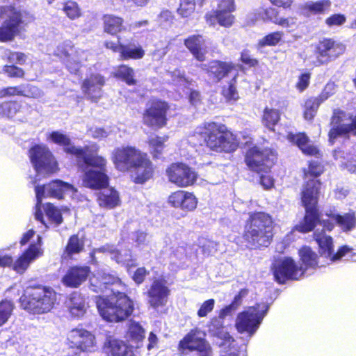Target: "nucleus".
Wrapping results in <instances>:
<instances>
[{
    "label": "nucleus",
    "instance_id": "4",
    "mask_svg": "<svg viewBox=\"0 0 356 356\" xmlns=\"http://www.w3.org/2000/svg\"><path fill=\"white\" fill-rule=\"evenodd\" d=\"M300 260L304 266H298L290 257H284L277 261L273 266V275L280 284L288 280H298L307 268H314L317 265V254L307 246L299 250Z\"/></svg>",
    "mask_w": 356,
    "mask_h": 356
},
{
    "label": "nucleus",
    "instance_id": "37",
    "mask_svg": "<svg viewBox=\"0 0 356 356\" xmlns=\"http://www.w3.org/2000/svg\"><path fill=\"white\" fill-rule=\"evenodd\" d=\"M123 23L122 17L113 15H105L103 17L104 31L112 35H116L125 29Z\"/></svg>",
    "mask_w": 356,
    "mask_h": 356
},
{
    "label": "nucleus",
    "instance_id": "17",
    "mask_svg": "<svg viewBox=\"0 0 356 356\" xmlns=\"http://www.w3.org/2000/svg\"><path fill=\"white\" fill-rule=\"evenodd\" d=\"M144 153L131 146L115 148L112 153V160L115 168L126 172L131 170Z\"/></svg>",
    "mask_w": 356,
    "mask_h": 356
},
{
    "label": "nucleus",
    "instance_id": "51",
    "mask_svg": "<svg viewBox=\"0 0 356 356\" xmlns=\"http://www.w3.org/2000/svg\"><path fill=\"white\" fill-rule=\"evenodd\" d=\"M283 36V33L276 31L268 34L258 42L259 47H264L265 46H275L279 43Z\"/></svg>",
    "mask_w": 356,
    "mask_h": 356
},
{
    "label": "nucleus",
    "instance_id": "39",
    "mask_svg": "<svg viewBox=\"0 0 356 356\" xmlns=\"http://www.w3.org/2000/svg\"><path fill=\"white\" fill-rule=\"evenodd\" d=\"M231 68V65L228 63L214 60L209 65V76L216 79V81H219L229 73Z\"/></svg>",
    "mask_w": 356,
    "mask_h": 356
},
{
    "label": "nucleus",
    "instance_id": "19",
    "mask_svg": "<svg viewBox=\"0 0 356 356\" xmlns=\"http://www.w3.org/2000/svg\"><path fill=\"white\" fill-rule=\"evenodd\" d=\"M331 124L332 127L329 132V140L332 143L341 135L348 133L356 134V117L348 118L346 113L341 110H334Z\"/></svg>",
    "mask_w": 356,
    "mask_h": 356
},
{
    "label": "nucleus",
    "instance_id": "8",
    "mask_svg": "<svg viewBox=\"0 0 356 356\" xmlns=\"http://www.w3.org/2000/svg\"><path fill=\"white\" fill-rule=\"evenodd\" d=\"M248 292L246 290H241L238 294H237L232 303L224 308L221 309L216 316L212 317L207 324L209 333L220 339L224 341V343L220 344V346L228 344L229 346L232 342H234V339L229 335L224 326V319L226 316H232L233 313L238 308L242 303V299L247 295Z\"/></svg>",
    "mask_w": 356,
    "mask_h": 356
},
{
    "label": "nucleus",
    "instance_id": "57",
    "mask_svg": "<svg viewBox=\"0 0 356 356\" xmlns=\"http://www.w3.org/2000/svg\"><path fill=\"white\" fill-rule=\"evenodd\" d=\"M259 15L264 21H270L274 24H277L280 18L277 10L272 8L261 10Z\"/></svg>",
    "mask_w": 356,
    "mask_h": 356
},
{
    "label": "nucleus",
    "instance_id": "64",
    "mask_svg": "<svg viewBox=\"0 0 356 356\" xmlns=\"http://www.w3.org/2000/svg\"><path fill=\"white\" fill-rule=\"evenodd\" d=\"M216 10H235L234 0H216Z\"/></svg>",
    "mask_w": 356,
    "mask_h": 356
},
{
    "label": "nucleus",
    "instance_id": "59",
    "mask_svg": "<svg viewBox=\"0 0 356 356\" xmlns=\"http://www.w3.org/2000/svg\"><path fill=\"white\" fill-rule=\"evenodd\" d=\"M214 305L215 300L213 299L204 301L197 311V316L200 318L207 316L213 309Z\"/></svg>",
    "mask_w": 356,
    "mask_h": 356
},
{
    "label": "nucleus",
    "instance_id": "5",
    "mask_svg": "<svg viewBox=\"0 0 356 356\" xmlns=\"http://www.w3.org/2000/svg\"><path fill=\"white\" fill-rule=\"evenodd\" d=\"M96 305L100 316L109 322H120L127 318L134 311L133 301L123 292L114 291L106 298L97 297Z\"/></svg>",
    "mask_w": 356,
    "mask_h": 356
},
{
    "label": "nucleus",
    "instance_id": "14",
    "mask_svg": "<svg viewBox=\"0 0 356 356\" xmlns=\"http://www.w3.org/2000/svg\"><path fill=\"white\" fill-rule=\"evenodd\" d=\"M30 157L35 170L39 174H51L57 170V163L45 146L36 145L31 148Z\"/></svg>",
    "mask_w": 356,
    "mask_h": 356
},
{
    "label": "nucleus",
    "instance_id": "9",
    "mask_svg": "<svg viewBox=\"0 0 356 356\" xmlns=\"http://www.w3.org/2000/svg\"><path fill=\"white\" fill-rule=\"evenodd\" d=\"M35 191L37 199L35 218L37 220L42 223H44V220L41 207L43 197L61 199L63 197L64 195H69L74 197L77 193V190L72 185L59 179L52 181L48 184L36 186Z\"/></svg>",
    "mask_w": 356,
    "mask_h": 356
},
{
    "label": "nucleus",
    "instance_id": "23",
    "mask_svg": "<svg viewBox=\"0 0 356 356\" xmlns=\"http://www.w3.org/2000/svg\"><path fill=\"white\" fill-rule=\"evenodd\" d=\"M168 203L177 209L193 211L197 207V199L192 193L179 190L169 195Z\"/></svg>",
    "mask_w": 356,
    "mask_h": 356
},
{
    "label": "nucleus",
    "instance_id": "30",
    "mask_svg": "<svg viewBox=\"0 0 356 356\" xmlns=\"http://www.w3.org/2000/svg\"><path fill=\"white\" fill-rule=\"evenodd\" d=\"M204 334L199 329L192 330L179 343V350L182 353L186 350H194L208 343L204 339Z\"/></svg>",
    "mask_w": 356,
    "mask_h": 356
},
{
    "label": "nucleus",
    "instance_id": "26",
    "mask_svg": "<svg viewBox=\"0 0 356 356\" xmlns=\"http://www.w3.org/2000/svg\"><path fill=\"white\" fill-rule=\"evenodd\" d=\"M104 79L100 74H92L83 82L81 89L88 99L96 102L102 95Z\"/></svg>",
    "mask_w": 356,
    "mask_h": 356
},
{
    "label": "nucleus",
    "instance_id": "33",
    "mask_svg": "<svg viewBox=\"0 0 356 356\" xmlns=\"http://www.w3.org/2000/svg\"><path fill=\"white\" fill-rule=\"evenodd\" d=\"M327 216L334 220L336 224L344 232H350L356 227V216L354 211L343 214L330 213H327Z\"/></svg>",
    "mask_w": 356,
    "mask_h": 356
},
{
    "label": "nucleus",
    "instance_id": "20",
    "mask_svg": "<svg viewBox=\"0 0 356 356\" xmlns=\"http://www.w3.org/2000/svg\"><path fill=\"white\" fill-rule=\"evenodd\" d=\"M90 288L96 293H105L102 298H106V295L112 294V289L115 292L119 291L118 288H122L123 286L120 280L103 270H99L94 275L90 280Z\"/></svg>",
    "mask_w": 356,
    "mask_h": 356
},
{
    "label": "nucleus",
    "instance_id": "13",
    "mask_svg": "<svg viewBox=\"0 0 356 356\" xmlns=\"http://www.w3.org/2000/svg\"><path fill=\"white\" fill-rule=\"evenodd\" d=\"M169 106L165 102L154 99L151 101L144 111L143 122L147 127L159 129L166 124V113Z\"/></svg>",
    "mask_w": 356,
    "mask_h": 356
},
{
    "label": "nucleus",
    "instance_id": "35",
    "mask_svg": "<svg viewBox=\"0 0 356 356\" xmlns=\"http://www.w3.org/2000/svg\"><path fill=\"white\" fill-rule=\"evenodd\" d=\"M234 11L216 10L213 13H207L206 21L209 25H215L217 22L222 26H230L234 21Z\"/></svg>",
    "mask_w": 356,
    "mask_h": 356
},
{
    "label": "nucleus",
    "instance_id": "49",
    "mask_svg": "<svg viewBox=\"0 0 356 356\" xmlns=\"http://www.w3.org/2000/svg\"><path fill=\"white\" fill-rule=\"evenodd\" d=\"M180 6L179 8L177 10L178 13L183 17H188L191 16L195 8V5H198L200 6V4L197 3V0H180Z\"/></svg>",
    "mask_w": 356,
    "mask_h": 356
},
{
    "label": "nucleus",
    "instance_id": "47",
    "mask_svg": "<svg viewBox=\"0 0 356 356\" xmlns=\"http://www.w3.org/2000/svg\"><path fill=\"white\" fill-rule=\"evenodd\" d=\"M63 11L72 20L78 19L81 15V11L79 5L72 1H68L63 3Z\"/></svg>",
    "mask_w": 356,
    "mask_h": 356
},
{
    "label": "nucleus",
    "instance_id": "2",
    "mask_svg": "<svg viewBox=\"0 0 356 356\" xmlns=\"http://www.w3.org/2000/svg\"><path fill=\"white\" fill-rule=\"evenodd\" d=\"M193 145H205L216 152H230L238 147L236 136L222 124L206 122L197 127L189 137Z\"/></svg>",
    "mask_w": 356,
    "mask_h": 356
},
{
    "label": "nucleus",
    "instance_id": "53",
    "mask_svg": "<svg viewBox=\"0 0 356 356\" xmlns=\"http://www.w3.org/2000/svg\"><path fill=\"white\" fill-rule=\"evenodd\" d=\"M172 83L178 86L188 87L192 84V80L186 77L184 72L177 69L170 72Z\"/></svg>",
    "mask_w": 356,
    "mask_h": 356
},
{
    "label": "nucleus",
    "instance_id": "15",
    "mask_svg": "<svg viewBox=\"0 0 356 356\" xmlns=\"http://www.w3.org/2000/svg\"><path fill=\"white\" fill-rule=\"evenodd\" d=\"M165 172L169 181L178 187L192 186L197 178V172L182 163H172Z\"/></svg>",
    "mask_w": 356,
    "mask_h": 356
},
{
    "label": "nucleus",
    "instance_id": "44",
    "mask_svg": "<svg viewBox=\"0 0 356 356\" xmlns=\"http://www.w3.org/2000/svg\"><path fill=\"white\" fill-rule=\"evenodd\" d=\"M83 241L79 238L77 235H73L70 238L68 241L65 248V252L68 255L78 254L83 250Z\"/></svg>",
    "mask_w": 356,
    "mask_h": 356
},
{
    "label": "nucleus",
    "instance_id": "21",
    "mask_svg": "<svg viewBox=\"0 0 356 356\" xmlns=\"http://www.w3.org/2000/svg\"><path fill=\"white\" fill-rule=\"evenodd\" d=\"M170 293L166 281L161 278L156 279L147 292L148 303L154 309L163 307L167 304Z\"/></svg>",
    "mask_w": 356,
    "mask_h": 356
},
{
    "label": "nucleus",
    "instance_id": "62",
    "mask_svg": "<svg viewBox=\"0 0 356 356\" xmlns=\"http://www.w3.org/2000/svg\"><path fill=\"white\" fill-rule=\"evenodd\" d=\"M88 135L96 139H103L109 135V131L101 127H92L88 131Z\"/></svg>",
    "mask_w": 356,
    "mask_h": 356
},
{
    "label": "nucleus",
    "instance_id": "42",
    "mask_svg": "<svg viewBox=\"0 0 356 356\" xmlns=\"http://www.w3.org/2000/svg\"><path fill=\"white\" fill-rule=\"evenodd\" d=\"M236 76L222 87V95L228 102L234 103L239 99V95L236 90Z\"/></svg>",
    "mask_w": 356,
    "mask_h": 356
},
{
    "label": "nucleus",
    "instance_id": "18",
    "mask_svg": "<svg viewBox=\"0 0 356 356\" xmlns=\"http://www.w3.org/2000/svg\"><path fill=\"white\" fill-rule=\"evenodd\" d=\"M105 46L107 49L119 53L122 60H139L143 58L145 54L143 47L136 42L133 38L129 42L125 43L122 41L120 37H118L117 43L108 41L106 42Z\"/></svg>",
    "mask_w": 356,
    "mask_h": 356
},
{
    "label": "nucleus",
    "instance_id": "22",
    "mask_svg": "<svg viewBox=\"0 0 356 356\" xmlns=\"http://www.w3.org/2000/svg\"><path fill=\"white\" fill-rule=\"evenodd\" d=\"M30 241L28 248L24 251V270L43 254L42 238L32 229L24 234V245Z\"/></svg>",
    "mask_w": 356,
    "mask_h": 356
},
{
    "label": "nucleus",
    "instance_id": "41",
    "mask_svg": "<svg viewBox=\"0 0 356 356\" xmlns=\"http://www.w3.org/2000/svg\"><path fill=\"white\" fill-rule=\"evenodd\" d=\"M168 136H152L149 138V145L152 154L154 158H159L165 147L164 143L168 140Z\"/></svg>",
    "mask_w": 356,
    "mask_h": 356
},
{
    "label": "nucleus",
    "instance_id": "3",
    "mask_svg": "<svg viewBox=\"0 0 356 356\" xmlns=\"http://www.w3.org/2000/svg\"><path fill=\"white\" fill-rule=\"evenodd\" d=\"M98 149L97 145L92 143L88 151L76 159L79 168L84 172L83 184L92 189L104 188L108 183L106 174V160L97 154Z\"/></svg>",
    "mask_w": 356,
    "mask_h": 356
},
{
    "label": "nucleus",
    "instance_id": "48",
    "mask_svg": "<svg viewBox=\"0 0 356 356\" xmlns=\"http://www.w3.org/2000/svg\"><path fill=\"white\" fill-rule=\"evenodd\" d=\"M129 336L135 342H139L145 337V330L136 321H131L129 325Z\"/></svg>",
    "mask_w": 356,
    "mask_h": 356
},
{
    "label": "nucleus",
    "instance_id": "6",
    "mask_svg": "<svg viewBox=\"0 0 356 356\" xmlns=\"http://www.w3.org/2000/svg\"><path fill=\"white\" fill-rule=\"evenodd\" d=\"M271 217L263 212L253 213L245 226L244 239L252 248L268 247L273 237Z\"/></svg>",
    "mask_w": 356,
    "mask_h": 356
},
{
    "label": "nucleus",
    "instance_id": "46",
    "mask_svg": "<svg viewBox=\"0 0 356 356\" xmlns=\"http://www.w3.org/2000/svg\"><path fill=\"white\" fill-rule=\"evenodd\" d=\"M331 6L330 0H321L316 2L310 1L305 4V9L314 14H321L328 10Z\"/></svg>",
    "mask_w": 356,
    "mask_h": 356
},
{
    "label": "nucleus",
    "instance_id": "7",
    "mask_svg": "<svg viewBox=\"0 0 356 356\" xmlns=\"http://www.w3.org/2000/svg\"><path fill=\"white\" fill-rule=\"evenodd\" d=\"M24 309L30 313L42 314L50 312L56 300V291L49 286L37 285L24 290Z\"/></svg>",
    "mask_w": 356,
    "mask_h": 356
},
{
    "label": "nucleus",
    "instance_id": "27",
    "mask_svg": "<svg viewBox=\"0 0 356 356\" xmlns=\"http://www.w3.org/2000/svg\"><path fill=\"white\" fill-rule=\"evenodd\" d=\"M120 248H115L113 245H105L98 249L94 250L90 253L91 260L93 263L96 262L95 254L97 253H108L111 255L112 259L115 260L118 264H128L131 261V254L129 250H123L122 245H119Z\"/></svg>",
    "mask_w": 356,
    "mask_h": 356
},
{
    "label": "nucleus",
    "instance_id": "43",
    "mask_svg": "<svg viewBox=\"0 0 356 356\" xmlns=\"http://www.w3.org/2000/svg\"><path fill=\"white\" fill-rule=\"evenodd\" d=\"M280 119V113L278 110L275 108H266L264 111L262 122L263 124L269 129L273 130L275 124Z\"/></svg>",
    "mask_w": 356,
    "mask_h": 356
},
{
    "label": "nucleus",
    "instance_id": "34",
    "mask_svg": "<svg viewBox=\"0 0 356 356\" xmlns=\"http://www.w3.org/2000/svg\"><path fill=\"white\" fill-rule=\"evenodd\" d=\"M287 138L290 142L296 144L305 154L311 156L318 154V149L316 147L308 143V138L305 134H289Z\"/></svg>",
    "mask_w": 356,
    "mask_h": 356
},
{
    "label": "nucleus",
    "instance_id": "60",
    "mask_svg": "<svg viewBox=\"0 0 356 356\" xmlns=\"http://www.w3.org/2000/svg\"><path fill=\"white\" fill-rule=\"evenodd\" d=\"M186 247L184 244L181 245H178L176 248H174L171 254V259L172 261H175L176 260L181 261L185 257H186Z\"/></svg>",
    "mask_w": 356,
    "mask_h": 356
},
{
    "label": "nucleus",
    "instance_id": "38",
    "mask_svg": "<svg viewBox=\"0 0 356 356\" xmlns=\"http://www.w3.org/2000/svg\"><path fill=\"white\" fill-rule=\"evenodd\" d=\"M21 19L18 17H11L10 19L6 22L0 27V41L6 42L11 40L17 31Z\"/></svg>",
    "mask_w": 356,
    "mask_h": 356
},
{
    "label": "nucleus",
    "instance_id": "24",
    "mask_svg": "<svg viewBox=\"0 0 356 356\" xmlns=\"http://www.w3.org/2000/svg\"><path fill=\"white\" fill-rule=\"evenodd\" d=\"M130 170L134 182L137 184L145 183L152 177L154 172L152 163L145 153L142 155L141 158L138 159Z\"/></svg>",
    "mask_w": 356,
    "mask_h": 356
},
{
    "label": "nucleus",
    "instance_id": "11",
    "mask_svg": "<svg viewBox=\"0 0 356 356\" xmlns=\"http://www.w3.org/2000/svg\"><path fill=\"white\" fill-rule=\"evenodd\" d=\"M66 343L76 352H92L96 347V339L90 331L83 327L72 329L67 334Z\"/></svg>",
    "mask_w": 356,
    "mask_h": 356
},
{
    "label": "nucleus",
    "instance_id": "54",
    "mask_svg": "<svg viewBox=\"0 0 356 356\" xmlns=\"http://www.w3.org/2000/svg\"><path fill=\"white\" fill-rule=\"evenodd\" d=\"M13 309V305L10 301L2 300L0 302V326L8 321Z\"/></svg>",
    "mask_w": 356,
    "mask_h": 356
},
{
    "label": "nucleus",
    "instance_id": "61",
    "mask_svg": "<svg viewBox=\"0 0 356 356\" xmlns=\"http://www.w3.org/2000/svg\"><path fill=\"white\" fill-rule=\"evenodd\" d=\"M311 74L309 72L302 73L298 77L296 87L300 91H304L309 85Z\"/></svg>",
    "mask_w": 356,
    "mask_h": 356
},
{
    "label": "nucleus",
    "instance_id": "45",
    "mask_svg": "<svg viewBox=\"0 0 356 356\" xmlns=\"http://www.w3.org/2000/svg\"><path fill=\"white\" fill-rule=\"evenodd\" d=\"M321 104V102L316 97L308 99L305 104V118L308 120H312Z\"/></svg>",
    "mask_w": 356,
    "mask_h": 356
},
{
    "label": "nucleus",
    "instance_id": "25",
    "mask_svg": "<svg viewBox=\"0 0 356 356\" xmlns=\"http://www.w3.org/2000/svg\"><path fill=\"white\" fill-rule=\"evenodd\" d=\"M48 139L51 140L54 143L63 147L64 151L67 154L74 155L76 159L90 147V145H86L83 147H76L72 145L70 137L59 131H52L49 134Z\"/></svg>",
    "mask_w": 356,
    "mask_h": 356
},
{
    "label": "nucleus",
    "instance_id": "31",
    "mask_svg": "<svg viewBox=\"0 0 356 356\" xmlns=\"http://www.w3.org/2000/svg\"><path fill=\"white\" fill-rule=\"evenodd\" d=\"M184 44L197 60L199 61L204 60L207 47L206 39L202 35L189 36L185 39Z\"/></svg>",
    "mask_w": 356,
    "mask_h": 356
},
{
    "label": "nucleus",
    "instance_id": "55",
    "mask_svg": "<svg viewBox=\"0 0 356 356\" xmlns=\"http://www.w3.org/2000/svg\"><path fill=\"white\" fill-rule=\"evenodd\" d=\"M336 92V85L333 82L327 83L321 93L316 98L321 104Z\"/></svg>",
    "mask_w": 356,
    "mask_h": 356
},
{
    "label": "nucleus",
    "instance_id": "16",
    "mask_svg": "<svg viewBox=\"0 0 356 356\" xmlns=\"http://www.w3.org/2000/svg\"><path fill=\"white\" fill-rule=\"evenodd\" d=\"M275 156L270 149L261 150L257 147L249 149L245 156L247 165L258 173H266L272 167Z\"/></svg>",
    "mask_w": 356,
    "mask_h": 356
},
{
    "label": "nucleus",
    "instance_id": "1",
    "mask_svg": "<svg viewBox=\"0 0 356 356\" xmlns=\"http://www.w3.org/2000/svg\"><path fill=\"white\" fill-rule=\"evenodd\" d=\"M320 186L321 182L315 179H309L303 186L301 200L305 208V216L303 220L295 227V229L301 233H307L313 230L317 224L322 226V230L317 229L314 232V239L319 246L321 255L334 262L346 256L352 257L353 249L348 245H343L337 253H333L332 238L327 235L324 229L331 231L334 225L329 220H320L317 209Z\"/></svg>",
    "mask_w": 356,
    "mask_h": 356
},
{
    "label": "nucleus",
    "instance_id": "58",
    "mask_svg": "<svg viewBox=\"0 0 356 356\" xmlns=\"http://www.w3.org/2000/svg\"><path fill=\"white\" fill-rule=\"evenodd\" d=\"M346 21V17L344 15L337 13L331 15L325 19V24L330 26H341Z\"/></svg>",
    "mask_w": 356,
    "mask_h": 356
},
{
    "label": "nucleus",
    "instance_id": "50",
    "mask_svg": "<svg viewBox=\"0 0 356 356\" xmlns=\"http://www.w3.org/2000/svg\"><path fill=\"white\" fill-rule=\"evenodd\" d=\"M20 103L16 102H3L0 104L3 117L13 118L21 109Z\"/></svg>",
    "mask_w": 356,
    "mask_h": 356
},
{
    "label": "nucleus",
    "instance_id": "10",
    "mask_svg": "<svg viewBox=\"0 0 356 356\" xmlns=\"http://www.w3.org/2000/svg\"><path fill=\"white\" fill-rule=\"evenodd\" d=\"M268 307L266 303L261 302L240 312L236 319L235 325L237 331L240 333H247L250 337L254 335L266 315Z\"/></svg>",
    "mask_w": 356,
    "mask_h": 356
},
{
    "label": "nucleus",
    "instance_id": "63",
    "mask_svg": "<svg viewBox=\"0 0 356 356\" xmlns=\"http://www.w3.org/2000/svg\"><path fill=\"white\" fill-rule=\"evenodd\" d=\"M173 16L169 10L162 11L159 16V22L161 26L167 28L172 23Z\"/></svg>",
    "mask_w": 356,
    "mask_h": 356
},
{
    "label": "nucleus",
    "instance_id": "12",
    "mask_svg": "<svg viewBox=\"0 0 356 356\" xmlns=\"http://www.w3.org/2000/svg\"><path fill=\"white\" fill-rule=\"evenodd\" d=\"M345 49L342 43L331 38H323L316 45V60L313 63L316 66L327 64L341 55Z\"/></svg>",
    "mask_w": 356,
    "mask_h": 356
},
{
    "label": "nucleus",
    "instance_id": "28",
    "mask_svg": "<svg viewBox=\"0 0 356 356\" xmlns=\"http://www.w3.org/2000/svg\"><path fill=\"white\" fill-rule=\"evenodd\" d=\"M65 305L70 315L77 318L84 316L88 307L85 297L79 292L71 293L67 298Z\"/></svg>",
    "mask_w": 356,
    "mask_h": 356
},
{
    "label": "nucleus",
    "instance_id": "36",
    "mask_svg": "<svg viewBox=\"0 0 356 356\" xmlns=\"http://www.w3.org/2000/svg\"><path fill=\"white\" fill-rule=\"evenodd\" d=\"M118 192L113 188H106L98 196V203L101 207L113 209L120 204Z\"/></svg>",
    "mask_w": 356,
    "mask_h": 356
},
{
    "label": "nucleus",
    "instance_id": "52",
    "mask_svg": "<svg viewBox=\"0 0 356 356\" xmlns=\"http://www.w3.org/2000/svg\"><path fill=\"white\" fill-rule=\"evenodd\" d=\"M43 208L46 216L56 225L62 222L63 218L60 211L56 208L52 204L47 203L43 205Z\"/></svg>",
    "mask_w": 356,
    "mask_h": 356
},
{
    "label": "nucleus",
    "instance_id": "40",
    "mask_svg": "<svg viewBox=\"0 0 356 356\" xmlns=\"http://www.w3.org/2000/svg\"><path fill=\"white\" fill-rule=\"evenodd\" d=\"M114 76L124 81L129 86L134 85L136 83V80L134 79V69L127 65H122L118 67L115 71Z\"/></svg>",
    "mask_w": 356,
    "mask_h": 356
},
{
    "label": "nucleus",
    "instance_id": "29",
    "mask_svg": "<svg viewBox=\"0 0 356 356\" xmlns=\"http://www.w3.org/2000/svg\"><path fill=\"white\" fill-rule=\"evenodd\" d=\"M90 268L88 266H74L70 268L62 278V283L68 287L76 288L88 277Z\"/></svg>",
    "mask_w": 356,
    "mask_h": 356
},
{
    "label": "nucleus",
    "instance_id": "56",
    "mask_svg": "<svg viewBox=\"0 0 356 356\" xmlns=\"http://www.w3.org/2000/svg\"><path fill=\"white\" fill-rule=\"evenodd\" d=\"M323 171V166L317 161H312L309 163L307 171H305L306 178L309 175L312 177H318Z\"/></svg>",
    "mask_w": 356,
    "mask_h": 356
},
{
    "label": "nucleus",
    "instance_id": "32",
    "mask_svg": "<svg viewBox=\"0 0 356 356\" xmlns=\"http://www.w3.org/2000/svg\"><path fill=\"white\" fill-rule=\"evenodd\" d=\"M103 349L108 356H132L131 348L125 342L111 337L106 339Z\"/></svg>",
    "mask_w": 356,
    "mask_h": 356
}]
</instances>
